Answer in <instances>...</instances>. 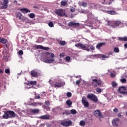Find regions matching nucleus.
Listing matches in <instances>:
<instances>
[{
  "label": "nucleus",
  "instance_id": "29",
  "mask_svg": "<svg viewBox=\"0 0 127 127\" xmlns=\"http://www.w3.org/2000/svg\"><path fill=\"white\" fill-rule=\"evenodd\" d=\"M28 15L30 18H34V17H35V14L33 13H30V14H28Z\"/></svg>",
  "mask_w": 127,
  "mask_h": 127
},
{
  "label": "nucleus",
  "instance_id": "45",
  "mask_svg": "<svg viewBox=\"0 0 127 127\" xmlns=\"http://www.w3.org/2000/svg\"><path fill=\"white\" fill-rule=\"evenodd\" d=\"M110 76L112 78H115V77H116V74H115V73L111 72L110 73Z\"/></svg>",
  "mask_w": 127,
  "mask_h": 127
},
{
  "label": "nucleus",
  "instance_id": "17",
  "mask_svg": "<svg viewBox=\"0 0 127 127\" xmlns=\"http://www.w3.org/2000/svg\"><path fill=\"white\" fill-rule=\"evenodd\" d=\"M40 120H49L50 119V116L49 115H45L43 116H41L39 117Z\"/></svg>",
  "mask_w": 127,
  "mask_h": 127
},
{
  "label": "nucleus",
  "instance_id": "33",
  "mask_svg": "<svg viewBox=\"0 0 127 127\" xmlns=\"http://www.w3.org/2000/svg\"><path fill=\"white\" fill-rule=\"evenodd\" d=\"M114 52L115 53H119V52H120V49H119L118 47H115L114 49Z\"/></svg>",
  "mask_w": 127,
  "mask_h": 127
},
{
  "label": "nucleus",
  "instance_id": "59",
  "mask_svg": "<svg viewBox=\"0 0 127 127\" xmlns=\"http://www.w3.org/2000/svg\"><path fill=\"white\" fill-rule=\"evenodd\" d=\"M4 69H0V74H3V72H4Z\"/></svg>",
  "mask_w": 127,
  "mask_h": 127
},
{
  "label": "nucleus",
  "instance_id": "31",
  "mask_svg": "<svg viewBox=\"0 0 127 127\" xmlns=\"http://www.w3.org/2000/svg\"><path fill=\"white\" fill-rule=\"evenodd\" d=\"M61 5H63V6H65L67 4V1L66 0H62L61 2Z\"/></svg>",
  "mask_w": 127,
  "mask_h": 127
},
{
  "label": "nucleus",
  "instance_id": "7",
  "mask_svg": "<svg viewBox=\"0 0 127 127\" xmlns=\"http://www.w3.org/2000/svg\"><path fill=\"white\" fill-rule=\"evenodd\" d=\"M92 85L94 88H97L98 86L102 85V81L101 80H97V79H92Z\"/></svg>",
  "mask_w": 127,
  "mask_h": 127
},
{
  "label": "nucleus",
  "instance_id": "19",
  "mask_svg": "<svg viewBox=\"0 0 127 127\" xmlns=\"http://www.w3.org/2000/svg\"><path fill=\"white\" fill-rule=\"evenodd\" d=\"M105 45H106V43H99L97 44L96 48H97V49L100 50L101 49V47L103 46H105Z\"/></svg>",
  "mask_w": 127,
  "mask_h": 127
},
{
  "label": "nucleus",
  "instance_id": "8",
  "mask_svg": "<svg viewBox=\"0 0 127 127\" xmlns=\"http://www.w3.org/2000/svg\"><path fill=\"white\" fill-rule=\"evenodd\" d=\"M65 85V83L62 81H60L55 84H51V86L53 88H61V87H63Z\"/></svg>",
  "mask_w": 127,
  "mask_h": 127
},
{
  "label": "nucleus",
  "instance_id": "15",
  "mask_svg": "<svg viewBox=\"0 0 127 127\" xmlns=\"http://www.w3.org/2000/svg\"><path fill=\"white\" fill-rule=\"evenodd\" d=\"M68 26H72V27H78L80 26V23H75L74 22H70L68 23Z\"/></svg>",
  "mask_w": 127,
  "mask_h": 127
},
{
  "label": "nucleus",
  "instance_id": "14",
  "mask_svg": "<svg viewBox=\"0 0 127 127\" xmlns=\"http://www.w3.org/2000/svg\"><path fill=\"white\" fill-rule=\"evenodd\" d=\"M94 115L96 118H103V115L100 110H96L94 112Z\"/></svg>",
  "mask_w": 127,
  "mask_h": 127
},
{
  "label": "nucleus",
  "instance_id": "26",
  "mask_svg": "<svg viewBox=\"0 0 127 127\" xmlns=\"http://www.w3.org/2000/svg\"><path fill=\"white\" fill-rule=\"evenodd\" d=\"M34 48H36V49H43V46H42L41 45H37L34 46Z\"/></svg>",
  "mask_w": 127,
  "mask_h": 127
},
{
  "label": "nucleus",
  "instance_id": "41",
  "mask_svg": "<svg viewBox=\"0 0 127 127\" xmlns=\"http://www.w3.org/2000/svg\"><path fill=\"white\" fill-rule=\"evenodd\" d=\"M121 83H123L124 84H125V83L127 82V79H126V78H123V79H121L120 80Z\"/></svg>",
  "mask_w": 127,
  "mask_h": 127
},
{
  "label": "nucleus",
  "instance_id": "52",
  "mask_svg": "<svg viewBox=\"0 0 127 127\" xmlns=\"http://www.w3.org/2000/svg\"><path fill=\"white\" fill-rule=\"evenodd\" d=\"M70 57H69V56H67L65 58L66 61H70Z\"/></svg>",
  "mask_w": 127,
  "mask_h": 127
},
{
  "label": "nucleus",
  "instance_id": "54",
  "mask_svg": "<svg viewBox=\"0 0 127 127\" xmlns=\"http://www.w3.org/2000/svg\"><path fill=\"white\" fill-rule=\"evenodd\" d=\"M75 8H71L70 9V11L71 12H75Z\"/></svg>",
  "mask_w": 127,
  "mask_h": 127
},
{
  "label": "nucleus",
  "instance_id": "24",
  "mask_svg": "<svg viewBox=\"0 0 127 127\" xmlns=\"http://www.w3.org/2000/svg\"><path fill=\"white\" fill-rule=\"evenodd\" d=\"M119 40H120V41H127V36H125L124 37H119L118 38Z\"/></svg>",
  "mask_w": 127,
  "mask_h": 127
},
{
  "label": "nucleus",
  "instance_id": "3",
  "mask_svg": "<svg viewBox=\"0 0 127 127\" xmlns=\"http://www.w3.org/2000/svg\"><path fill=\"white\" fill-rule=\"evenodd\" d=\"M108 24L109 26H112V27H114L116 28L117 26H120L122 24V22L121 21H108Z\"/></svg>",
  "mask_w": 127,
  "mask_h": 127
},
{
  "label": "nucleus",
  "instance_id": "36",
  "mask_svg": "<svg viewBox=\"0 0 127 127\" xmlns=\"http://www.w3.org/2000/svg\"><path fill=\"white\" fill-rule=\"evenodd\" d=\"M87 47L88 48H90L91 49V50H95V47L92 45H87Z\"/></svg>",
  "mask_w": 127,
  "mask_h": 127
},
{
  "label": "nucleus",
  "instance_id": "9",
  "mask_svg": "<svg viewBox=\"0 0 127 127\" xmlns=\"http://www.w3.org/2000/svg\"><path fill=\"white\" fill-rule=\"evenodd\" d=\"M0 42L3 44L4 47L6 48H8V44L7 43V39H4L3 38L0 37Z\"/></svg>",
  "mask_w": 127,
  "mask_h": 127
},
{
  "label": "nucleus",
  "instance_id": "47",
  "mask_svg": "<svg viewBox=\"0 0 127 127\" xmlns=\"http://www.w3.org/2000/svg\"><path fill=\"white\" fill-rule=\"evenodd\" d=\"M101 57L103 59H105V58H109V57H107L106 55H102Z\"/></svg>",
  "mask_w": 127,
  "mask_h": 127
},
{
  "label": "nucleus",
  "instance_id": "55",
  "mask_svg": "<svg viewBox=\"0 0 127 127\" xmlns=\"http://www.w3.org/2000/svg\"><path fill=\"white\" fill-rule=\"evenodd\" d=\"M43 50H49V48L43 47Z\"/></svg>",
  "mask_w": 127,
  "mask_h": 127
},
{
  "label": "nucleus",
  "instance_id": "57",
  "mask_svg": "<svg viewBox=\"0 0 127 127\" xmlns=\"http://www.w3.org/2000/svg\"><path fill=\"white\" fill-rule=\"evenodd\" d=\"M42 105H43V103H41V102H37V106H42Z\"/></svg>",
  "mask_w": 127,
  "mask_h": 127
},
{
  "label": "nucleus",
  "instance_id": "37",
  "mask_svg": "<svg viewBox=\"0 0 127 127\" xmlns=\"http://www.w3.org/2000/svg\"><path fill=\"white\" fill-rule=\"evenodd\" d=\"M5 73L6 74H8V75H10V70L9 68H6L5 69Z\"/></svg>",
  "mask_w": 127,
  "mask_h": 127
},
{
  "label": "nucleus",
  "instance_id": "50",
  "mask_svg": "<svg viewBox=\"0 0 127 127\" xmlns=\"http://www.w3.org/2000/svg\"><path fill=\"white\" fill-rule=\"evenodd\" d=\"M19 55H23V51L22 50H20L18 52Z\"/></svg>",
  "mask_w": 127,
  "mask_h": 127
},
{
  "label": "nucleus",
  "instance_id": "56",
  "mask_svg": "<svg viewBox=\"0 0 127 127\" xmlns=\"http://www.w3.org/2000/svg\"><path fill=\"white\" fill-rule=\"evenodd\" d=\"M81 83V81L80 80H78L76 81V85H79Z\"/></svg>",
  "mask_w": 127,
  "mask_h": 127
},
{
  "label": "nucleus",
  "instance_id": "10",
  "mask_svg": "<svg viewBox=\"0 0 127 127\" xmlns=\"http://www.w3.org/2000/svg\"><path fill=\"white\" fill-rule=\"evenodd\" d=\"M31 74L32 77H38L40 75V72L36 69H33L31 71Z\"/></svg>",
  "mask_w": 127,
  "mask_h": 127
},
{
  "label": "nucleus",
  "instance_id": "46",
  "mask_svg": "<svg viewBox=\"0 0 127 127\" xmlns=\"http://www.w3.org/2000/svg\"><path fill=\"white\" fill-rule=\"evenodd\" d=\"M113 112L114 113H119V109L115 108L114 110H113Z\"/></svg>",
  "mask_w": 127,
  "mask_h": 127
},
{
  "label": "nucleus",
  "instance_id": "58",
  "mask_svg": "<svg viewBox=\"0 0 127 127\" xmlns=\"http://www.w3.org/2000/svg\"><path fill=\"white\" fill-rule=\"evenodd\" d=\"M60 56L61 58H63V57H64V53L60 54Z\"/></svg>",
  "mask_w": 127,
  "mask_h": 127
},
{
  "label": "nucleus",
  "instance_id": "5",
  "mask_svg": "<svg viewBox=\"0 0 127 127\" xmlns=\"http://www.w3.org/2000/svg\"><path fill=\"white\" fill-rule=\"evenodd\" d=\"M87 99L91 100L94 102V103H97L98 102V97L97 96L94 94L89 93L87 96Z\"/></svg>",
  "mask_w": 127,
  "mask_h": 127
},
{
  "label": "nucleus",
  "instance_id": "53",
  "mask_svg": "<svg viewBox=\"0 0 127 127\" xmlns=\"http://www.w3.org/2000/svg\"><path fill=\"white\" fill-rule=\"evenodd\" d=\"M34 99H40V96H39V95H35V97Z\"/></svg>",
  "mask_w": 127,
  "mask_h": 127
},
{
  "label": "nucleus",
  "instance_id": "2",
  "mask_svg": "<svg viewBox=\"0 0 127 127\" xmlns=\"http://www.w3.org/2000/svg\"><path fill=\"white\" fill-rule=\"evenodd\" d=\"M46 54L48 56H49V57H50L51 58V59H48V60H45L44 61V62L45 63H48L49 64H51V63H53L55 61V60H54V54H52V53H50L49 52H47L46 53Z\"/></svg>",
  "mask_w": 127,
  "mask_h": 127
},
{
  "label": "nucleus",
  "instance_id": "18",
  "mask_svg": "<svg viewBox=\"0 0 127 127\" xmlns=\"http://www.w3.org/2000/svg\"><path fill=\"white\" fill-rule=\"evenodd\" d=\"M8 5H7L6 3H0V8H2L3 9H5V8H7Z\"/></svg>",
  "mask_w": 127,
  "mask_h": 127
},
{
  "label": "nucleus",
  "instance_id": "27",
  "mask_svg": "<svg viewBox=\"0 0 127 127\" xmlns=\"http://www.w3.org/2000/svg\"><path fill=\"white\" fill-rule=\"evenodd\" d=\"M16 17H18L19 19H22V14L20 12H18L16 15Z\"/></svg>",
  "mask_w": 127,
  "mask_h": 127
},
{
  "label": "nucleus",
  "instance_id": "51",
  "mask_svg": "<svg viewBox=\"0 0 127 127\" xmlns=\"http://www.w3.org/2000/svg\"><path fill=\"white\" fill-rule=\"evenodd\" d=\"M65 115H70L71 114V112L69 111H65Z\"/></svg>",
  "mask_w": 127,
  "mask_h": 127
},
{
  "label": "nucleus",
  "instance_id": "40",
  "mask_svg": "<svg viewBox=\"0 0 127 127\" xmlns=\"http://www.w3.org/2000/svg\"><path fill=\"white\" fill-rule=\"evenodd\" d=\"M48 25H49V26H50V27H54V24H53V22H50L48 23Z\"/></svg>",
  "mask_w": 127,
  "mask_h": 127
},
{
  "label": "nucleus",
  "instance_id": "4",
  "mask_svg": "<svg viewBox=\"0 0 127 127\" xmlns=\"http://www.w3.org/2000/svg\"><path fill=\"white\" fill-rule=\"evenodd\" d=\"M75 47H80L82 50H86V51H90V49L88 47V44H83L82 43H77L75 45Z\"/></svg>",
  "mask_w": 127,
  "mask_h": 127
},
{
  "label": "nucleus",
  "instance_id": "1",
  "mask_svg": "<svg viewBox=\"0 0 127 127\" xmlns=\"http://www.w3.org/2000/svg\"><path fill=\"white\" fill-rule=\"evenodd\" d=\"M16 114L12 111H7L4 112V115L2 116L3 119H12L15 118Z\"/></svg>",
  "mask_w": 127,
  "mask_h": 127
},
{
  "label": "nucleus",
  "instance_id": "23",
  "mask_svg": "<svg viewBox=\"0 0 127 127\" xmlns=\"http://www.w3.org/2000/svg\"><path fill=\"white\" fill-rule=\"evenodd\" d=\"M20 10L23 13H27L28 12H30V10L26 8L20 9Z\"/></svg>",
  "mask_w": 127,
  "mask_h": 127
},
{
  "label": "nucleus",
  "instance_id": "39",
  "mask_svg": "<svg viewBox=\"0 0 127 127\" xmlns=\"http://www.w3.org/2000/svg\"><path fill=\"white\" fill-rule=\"evenodd\" d=\"M66 96L68 98H71L72 97V93L70 92L66 93Z\"/></svg>",
  "mask_w": 127,
  "mask_h": 127
},
{
  "label": "nucleus",
  "instance_id": "49",
  "mask_svg": "<svg viewBox=\"0 0 127 127\" xmlns=\"http://www.w3.org/2000/svg\"><path fill=\"white\" fill-rule=\"evenodd\" d=\"M112 86L113 87H116L117 85V83H116V82H113L112 83Z\"/></svg>",
  "mask_w": 127,
  "mask_h": 127
},
{
  "label": "nucleus",
  "instance_id": "32",
  "mask_svg": "<svg viewBox=\"0 0 127 127\" xmlns=\"http://www.w3.org/2000/svg\"><path fill=\"white\" fill-rule=\"evenodd\" d=\"M79 125L80 126H81L82 127H84V126H85L86 125V122H85V121L82 120L80 121L79 122Z\"/></svg>",
  "mask_w": 127,
  "mask_h": 127
},
{
  "label": "nucleus",
  "instance_id": "30",
  "mask_svg": "<svg viewBox=\"0 0 127 127\" xmlns=\"http://www.w3.org/2000/svg\"><path fill=\"white\" fill-rule=\"evenodd\" d=\"M43 108L44 109V110H46L47 112L50 111V108L49 106L43 105Z\"/></svg>",
  "mask_w": 127,
  "mask_h": 127
},
{
  "label": "nucleus",
  "instance_id": "61",
  "mask_svg": "<svg viewBox=\"0 0 127 127\" xmlns=\"http://www.w3.org/2000/svg\"><path fill=\"white\" fill-rule=\"evenodd\" d=\"M102 4H106V0H104V2H102Z\"/></svg>",
  "mask_w": 127,
  "mask_h": 127
},
{
  "label": "nucleus",
  "instance_id": "48",
  "mask_svg": "<svg viewBox=\"0 0 127 127\" xmlns=\"http://www.w3.org/2000/svg\"><path fill=\"white\" fill-rule=\"evenodd\" d=\"M3 2H4V3H6V4H8V2L9 1L8 0H3Z\"/></svg>",
  "mask_w": 127,
  "mask_h": 127
},
{
  "label": "nucleus",
  "instance_id": "38",
  "mask_svg": "<svg viewBox=\"0 0 127 127\" xmlns=\"http://www.w3.org/2000/svg\"><path fill=\"white\" fill-rule=\"evenodd\" d=\"M81 5L82 6H83V7H86V6H87L88 4H87V3L86 2H82L81 3Z\"/></svg>",
  "mask_w": 127,
  "mask_h": 127
},
{
  "label": "nucleus",
  "instance_id": "12",
  "mask_svg": "<svg viewBox=\"0 0 127 127\" xmlns=\"http://www.w3.org/2000/svg\"><path fill=\"white\" fill-rule=\"evenodd\" d=\"M81 102L82 104L85 108H88L89 107V102L87 101V98H86L85 97H82Z\"/></svg>",
  "mask_w": 127,
  "mask_h": 127
},
{
  "label": "nucleus",
  "instance_id": "21",
  "mask_svg": "<svg viewBox=\"0 0 127 127\" xmlns=\"http://www.w3.org/2000/svg\"><path fill=\"white\" fill-rule=\"evenodd\" d=\"M37 82L36 81H31L28 82V86H36Z\"/></svg>",
  "mask_w": 127,
  "mask_h": 127
},
{
  "label": "nucleus",
  "instance_id": "60",
  "mask_svg": "<svg viewBox=\"0 0 127 127\" xmlns=\"http://www.w3.org/2000/svg\"><path fill=\"white\" fill-rule=\"evenodd\" d=\"M124 47L125 48H127V43L124 44Z\"/></svg>",
  "mask_w": 127,
  "mask_h": 127
},
{
  "label": "nucleus",
  "instance_id": "16",
  "mask_svg": "<svg viewBox=\"0 0 127 127\" xmlns=\"http://www.w3.org/2000/svg\"><path fill=\"white\" fill-rule=\"evenodd\" d=\"M119 123H120V119H119L118 118H116L112 121V124L114 127H117Z\"/></svg>",
  "mask_w": 127,
  "mask_h": 127
},
{
  "label": "nucleus",
  "instance_id": "11",
  "mask_svg": "<svg viewBox=\"0 0 127 127\" xmlns=\"http://www.w3.org/2000/svg\"><path fill=\"white\" fill-rule=\"evenodd\" d=\"M3 55V60L5 61H8V57H9V54L7 53L6 51H3L2 52Z\"/></svg>",
  "mask_w": 127,
  "mask_h": 127
},
{
  "label": "nucleus",
  "instance_id": "22",
  "mask_svg": "<svg viewBox=\"0 0 127 127\" xmlns=\"http://www.w3.org/2000/svg\"><path fill=\"white\" fill-rule=\"evenodd\" d=\"M126 87H120L119 88V91L120 92V93H121L122 94H125V92H126Z\"/></svg>",
  "mask_w": 127,
  "mask_h": 127
},
{
  "label": "nucleus",
  "instance_id": "13",
  "mask_svg": "<svg viewBox=\"0 0 127 127\" xmlns=\"http://www.w3.org/2000/svg\"><path fill=\"white\" fill-rule=\"evenodd\" d=\"M55 13L56 14L58 15V16H63L64 15V11L63 10V9L56 10V11H55Z\"/></svg>",
  "mask_w": 127,
  "mask_h": 127
},
{
  "label": "nucleus",
  "instance_id": "20",
  "mask_svg": "<svg viewBox=\"0 0 127 127\" xmlns=\"http://www.w3.org/2000/svg\"><path fill=\"white\" fill-rule=\"evenodd\" d=\"M30 112L31 114H33V115H35L36 114H39L40 111H39V109H31Z\"/></svg>",
  "mask_w": 127,
  "mask_h": 127
},
{
  "label": "nucleus",
  "instance_id": "25",
  "mask_svg": "<svg viewBox=\"0 0 127 127\" xmlns=\"http://www.w3.org/2000/svg\"><path fill=\"white\" fill-rule=\"evenodd\" d=\"M59 44H60L61 46H64V45L66 44V42H65V41H60L59 42Z\"/></svg>",
  "mask_w": 127,
  "mask_h": 127
},
{
  "label": "nucleus",
  "instance_id": "34",
  "mask_svg": "<svg viewBox=\"0 0 127 127\" xmlns=\"http://www.w3.org/2000/svg\"><path fill=\"white\" fill-rule=\"evenodd\" d=\"M66 104L67 106H70L72 105V101L70 100H68L67 101H66Z\"/></svg>",
  "mask_w": 127,
  "mask_h": 127
},
{
  "label": "nucleus",
  "instance_id": "28",
  "mask_svg": "<svg viewBox=\"0 0 127 127\" xmlns=\"http://www.w3.org/2000/svg\"><path fill=\"white\" fill-rule=\"evenodd\" d=\"M107 12L108 13V14H111V15L116 14V11H115L114 10L107 11Z\"/></svg>",
  "mask_w": 127,
  "mask_h": 127
},
{
  "label": "nucleus",
  "instance_id": "43",
  "mask_svg": "<svg viewBox=\"0 0 127 127\" xmlns=\"http://www.w3.org/2000/svg\"><path fill=\"white\" fill-rule=\"evenodd\" d=\"M30 106H33V107H37V103L36 102H34L30 104Z\"/></svg>",
  "mask_w": 127,
  "mask_h": 127
},
{
  "label": "nucleus",
  "instance_id": "63",
  "mask_svg": "<svg viewBox=\"0 0 127 127\" xmlns=\"http://www.w3.org/2000/svg\"><path fill=\"white\" fill-rule=\"evenodd\" d=\"M118 117H119V118H121L122 117V115H121V114H118Z\"/></svg>",
  "mask_w": 127,
  "mask_h": 127
},
{
  "label": "nucleus",
  "instance_id": "44",
  "mask_svg": "<svg viewBox=\"0 0 127 127\" xmlns=\"http://www.w3.org/2000/svg\"><path fill=\"white\" fill-rule=\"evenodd\" d=\"M96 91L97 93H101L102 92V89L97 88H96Z\"/></svg>",
  "mask_w": 127,
  "mask_h": 127
},
{
  "label": "nucleus",
  "instance_id": "6",
  "mask_svg": "<svg viewBox=\"0 0 127 127\" xmlns=\"http://www.w3.org/2000/svg\"><path fill=\"white\" fill-rule=\"evenodd\" d=\"M60 124L62 126L65 127H70V126H71L72 124V121L69 120L62 121Z\"/></svg>",
  "mask_w": 127,
  "mask_h": 127
},
{
  "label": "nucleus",
  "instance_id": "64",
  "mask_svg": "<svg viewBox=\"0 0 127 127\" xmlns=\"http://www.w3.org/2000/svg\"><path fill=\"white\" fill-rule=\"evenodd\" d=\"M74 17V15L73 14H71V18H73Z\"/></svg>",
  "mask_w": 127,
  "mask_h": 127
},
{
  "label": "nucleus",
  "instance_id": "35",
  "mask_svg": "<svg viewBox=\"0 0 127 127\" xmlns=\"http://www.w3.org/2000/svg\"><path fill=\"white\" fill-rule=\"evenodd\" d=\"M77 113V111L75 109H72L70 110V114H72V115H76Z\"/></svg>",
  "mask_w": 127,
  "mask_h": 127
},
{
  "label": "nucleus",
  "instance_id": "62",
  "mask_svg": "<svg viewBox=\"0 0 127 127\" xmlns=\"http://www.w3.org/2000/svg\"><path fill=\"white\" fill-rule=\"evenodd\" d=\"M113 54V52H110L109 53H108V55H112Z\"/></svg>",
  "mask_w": 127,
  "mask_h": 127
},
{
  "label": "nucleus",
  "instance_id": "42",
  "mask_svg": "<svg viewBox=\"0 0 127 127\" xmlns=\"http://www.w3.org/2000/svg\"><path fill=\"white\" fill-rule=\"evenodd\" d=\"M45 105H46V106H50V102H49V100L45 101Z\"/></svg>",
  "mask_w": 127,
  "mask_h": 127
}]
</instances>
